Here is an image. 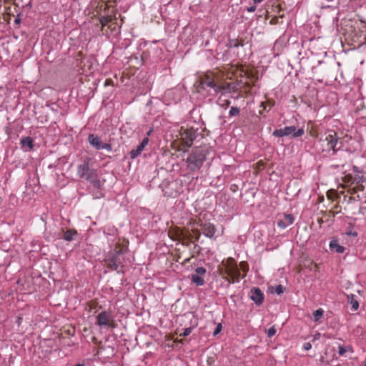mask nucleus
I'll return each instance as SVG.
<instances>
[{"label":"nucleus","mask_w":366,"mask_h":366,"mask_svg":"<svg viewBox=\"0 0 366 366\" xmlns=\"http://www.w3.org/2000/svg\"><path fill=\"white\" fill-rule=\"evenodd\" d=\"M276 332V330L274 327L269 328L268 330H267V336L268 337H272Z\"/></svg>","instance_id":"nucleus-28"},{"label":"nucleus","mask_w":366,"mask_h":366,"mask_svg":"<svg viewBox=\"0 0 366 366\" xmlns=\"http://www.w3.org/2000/svg\"><path fill=\"white\" fill-rule=\"evenodd\" d=\"M355 181L356 182L357 184L362 183L364 181L363 176L355 175Z\"/></svg>","instance_id":"nucleus-29"},{"label":"nucleus","mask_w":366,"mask_h":366,"mask_svg":"<svg viewBox=\"0 0 366 366\" xmlns=\"http://www.w3.org/2000/svg\"><path fill=\"white\" fill-rule=\"evenodd\" d=\"M181 139L184 142V144L188 147H190L192 144L193 141L197 138V130L194 128L190 129H181L180 132Z\"/></svg>","instance_id":"nucleus-6"},{"label":"nucleus","mask_w":366,"mask_h":366,"mask_svg":"<svg viewBox=\"0 0 366 366\" xmlns=\"http://www.w3.org/2000/svg\"><path fill=\"white\" fill-rule=\"evenodd\" d=\"M229 262H231L230 265H227V273L228 275H229L232 278H233L234 280H238L239 277L240 275V272L239 269L237 267V264H233V259H230L228 260Z\"/></svg>","instance_id":"nucleus-8"},{"label":"nucleus","mask_w":366,"mask_h":366,"mask_svg":"<svg viewBox=\"0 0 366 366\" xmlns=\"http://www.w3.org/2000/svg\"><path fill=\"white\" fill-rule=\"evenodd\" d=\"M193 232L194 233V235H190V239H194V240L197 241L200 237V233L197 230H193ZM191 242H194L192 239H191Z\"/></svg>","instance_id":"nucleus-25"},{"label":"nucleus","mask_w":366,"mask_h":366,"mask_svg":"<svg viewBox=\"0 0 366 366\" xmlns=\"http://www.w3.org/2000/svg\"><path fill=\"white\" fill-rule=\"evenodd\" d=\"M311 347H312V345L310 342H307L304 345V349L305 350H309L311 349Z\"/></svg>","instance_id":"nucleus-34"},{"label":"nucleus","mask_w":366,"mask_h":366,"mask_svg":"<svg viewBox=\"0 0 366 366\" xmlns=\"http://www.w3.org/2000/svg\"><path fill=\"white\" fill-rule=\"evenodd\" d=\"M351 350V347H345L343 346L340 345L338 347V353L340 355H343L347 351Z\"/></svg>","instance_id":"nucleus-23"},{"label":"nucleus","mask_w":366,"mask_h":366,"mask_svg":"<svg viewBox=\"0 0 366 366\" xmlns=\"http://www.w3.org/2000/svg\"><path fill=\"white\" fill-rule=\"evenodd\" d=\"M104 1L106 4H108L109 2H114L115 3L117 1V0H104Z\"/></svg>","instance_id":"nucleus-42"},{"label":"nucleus","mask_w":366,"mask_h":366,"mask_svg":"<svg viewBox=\"0 0 366 366\" xmlns=\"http://www.w3.org/2000/svg\"><path fill=\"white\" fill-rule=\"evenodd\" d=\"M114 20H117V18L115 16H112L111 15L107 16H102L100 19V24L102 27H104L107 26L109 22L113 21Z\"/></svg>","instance_id":"nucleus-15"},{"label":"nucleus","mask_w":366,"mask_h":366,"mask_svg":"<svg viewBox=\"0 0 366 366\" xmlns=\"http://www.w3.org/2000/svg\"><path fill=\"white\" fill-rule=\"evenodd\" d=\"M195 273L199 275H204L206 273V269L202 267H199L195 269Z\"/></svg>","instance_id":"nucleus-26"},{"label":"nucleus","mask_w":366,"mask_h":366,"mask_svg":"<svg viewBox=\"0 0 366 366\" xmlns=\"http://www.w3.org/2000/svg\"><path fill=\"white\" fill-rule=\"evenodd\" d=\"M191 280L197 286H200L204 284L203 278L201 277V275L197 274L196 273L192 274Z\"/></svg>","instance_id":"nucleus-17"},{"label":"nucleus","mask_w":366,"mask_h":366,"mask_svg":"<svg viewBox=\"0 0 366 366\" xmlns=\"http://www.w3.org/2000/svg\"><path fill=\"white\" fill-rule=\"evenodd\" d=\"M78 174L80 177L84 178L92 183L94 187L100 188L102 183L98 179L97 170L90 169L88 162L84 161L78 167Z\"/></svg>","instance_id":"nucleus-3"},{"label":"nucleus","mask_w":366,"mask_h":366,"mask_svg":"<svg viewBox=\"0 0 366 366\" xmlns=\"http://www.w3.org/2000/svg\"><path fill=\"white\" fill-rule=\"evenodd\" d=\"M330 247L332 250H335L337 253H343L345 251V247L339 245L337 240H332L330 243Z\"/></svg>","instance_id":"nucleus-14"},{"label":"nucleus","mask_w":366,"mask_h":366,"mask_svg":"<svg viewBox=\"0 0 366 366\" xmlns=\"http://www.w3.org/2000/svg\"><path fill=\"white\" fill-rule=\"evenodd\" d=\"M326 140H327L328 144L330 146V148L334 152H336L337 149H340V147L336 149V147L338 144V137L337 136L336 132L331 131L326 137Z\"/></svg>","instance_id":"nucleus-11"},{"label":"nucleus","mask_w":366,"mask_h":366,"mask_svg":"<svg viewBox=\"0 0 366 366\" xmlns=\"http://www.w3.org/2000/svg\"><path fill=\"white\" fill-rule=\"evenodd\" d=\"M353 169H354L355 172H359V170H358L357 167H355H355H353Z\"/></svg>","instance_id":"nucleus-47"},{"label":"nucleus","mask_w":366,"mask_h":366,"mask_svg":"<svg viewBox=\"0 0 366 366\" xmlns=\"http://www.w3.org/2000/svg\"><path fill=\"white\" fill-rule=\"evenodd\" d=\"M76 234H77V232L76 230L69 229L64 232V239L66 241H71L73 239V237Z\"/></svg>","instance_id":"nucleus-19"},{"label":"nucleus","mask_w":366,"mask_h":366,"mask_svg":"<svg viewBox=\"0 0 366 366\" xmlns=\"http://www.w3.org/2000/svg\"><path fill=\"white\" fill-rule=\"evenodd\" d=\"M14 21H15L16 24H19L20 23V19L19 18H16Z\"/></svg>","instance_id":"nucleus-45"},{"label":"nucleus","mask_w":366,"mask_h":366,"mask_svg":"<svg viewBox=\"0 0 366 366\" xmlns=\"http://www.w3.org/2000/svg\"><path fill=\"white\" fill-rule=\"evenodd\" d=\"M191 332H192L191 327L186 328V329H184L183 333L180 334V336H183V337L188 336L191 333Z\"/></svg>","instance_id":"nucleus-30"},{"label":"nucleus","mask_w":366,"mask_h":366,"mask_svg":"<svg viewBox=\"0 0 366 366\" xmlns=\"http://www.w3.org/2000/svg\"><path fill=\"white\" fill-rule=\"evenodd\" d=\"M88 141L89 144L97 149H104L108 151H111L112 149L110 144L103 143L99 137L93 134L89 135Z\"/></svg>","instance_id":"nucleus-7"},{"label":"nucleus","mask_w":366,"mask_h":366,"mask_svg":"<svg viewBox=\"0 0 366 366\" xmlns=\"http://www.w3.org/2000/svg\"><path fill=\"white\" fill-rule=\"evenodd\" d=\"M250 298L253 300L257 305H259L263 302V294L259 288H254L251 290Z\"/></svg>","instance_id":"nucleus-12"},{"label":"nucleus","mask_w":366,"mask_h":366,"mask_svg":"<svg viewBox=\"0 0 366 366\" xmlns=\"http://www.w3.org/2000/svg\"><path fill=\"white\" fill-rule=\"evenodd\" d=\"M224 102H225V105H226L227 107V106H229V105L230 104V101H229V100H225V101H224Z\"/></svg>","instance_id":"nucleus-43"},{"label":"nucleus","mask_w":366,"mask_h":366,"mask_svg":"<svg viewBox=\"0 0 366 366\" xmlns=\"http://www.w3.org/2000/svg\"><path fill=\"white\" fill-rule=\"evenodd\" d=\"M255 9H256V7L254 6H250V7L247 8V11L249 12H253V11H255Z\"/></svg>","instance_id":"nucleus-36"},{"label":"nucleus","mask_w":366,"mask_h":366,"mask_svg":"<svg viewBox=\"0 0 366 366\" xmlns=\"http://www.w3.org/2000/svg\"><path fill=\"white\" fill-rule=\"evenodd\" d=\"M333 194H334V192H332V191H329V192H327V197H328L329 199H332V198H333V196H332Z\"/></svg>","instance_id":"nucleus-35"},{"label":"nucleus","mask_w":366,"mask_h":366,"mask_svg":"<svg viewBox=\"0 0 366 366\" xmlns=\"http://www.w3.org/2000/svg\"><path fill=\"white\" fill-rule=\"evenodd\" d=\"M284 290H285V287L282 285H279L275 288V292L277 295H281L282 293L284 292Z\"/></svg>","instance_id":"nucleus-27"},{"label":"nucleus","mask_w":366,"mask_h":366,"mask_svg":"<svg viewBox=\"0 0 366 366\" xmlns=\"http://www.w3.org/2000/svg\"><path fill=\"white\" fill-rule=\"evenodd\" d=\"M150 134H151V131H149V132H147V134H148V135H149Z\"/></svg>","instance_id":"nucleus-48"},{"label":"nucleus","mask_w":366,"mask_h":366,"mask_svg":"<svg viewBox=\"0 0 366 366\" xmlns=\"http://www.w3.org/2000/svg\"><path fill=\"white\" fill-rule=\"evenodd\" d=\"M112 81L111 79H107L105 83H104V85L105 86H108V85H110L112 84Z\"/></svg>","instance_id":"nucleus-39"},{"label":"nucleus","mask_w":366,"mask_h":366,"mask_svg":"<svg viewBox=\"0 0 366 366\" xmlns=\"http://www.w3.org/2000/svg\"><path fill=\"white\" fill-rule=\"evenodd\" d=\"M197 92L201 93L202 91L205 90L206 87L212 89L213 93L211 95H217L220 92V87L219 84L215 80L214 76L212 73H207L199 78V80L194 84Z\"/></svg>","instance_id":"nucleus-2"},{"label":"nucleus","mask_w":366,"mask_h":366,"mask_svg":"<svg viewBox=\"0 0 366 366\" xmlns=\"http://www.w3.org/2000/svg\"><path fill=\"white\" fill-rule=\"evenodd\" d=\"M262 0H253V1L257 4V3H260Z\"/></svg>","instance_id":"nucleus-46"},{"label":"nucleus","mask_w":366,"mask_h":366,"mask_svg":"<svg viewBox=\"0 0 366 366\" xmlns=\"http://www.w3.org/2000/svg\"><path fill=\"white\" fill-rule=\"evenodd\" d=\"M357 190H360V191H363L364 190V186L360 184H357Z\"/></svg>","instance_id":"nucleus-37"},{"label":"nucleus","mask_w":366,"mask_h":366,"mask_svg":"<svg viewBox=\"0 0 366 366\" xmlns=\"http://www.w3.org/2000/svg\"><path fill=\"white\" fill-rule=\"evenodd\" d=\"M222 330V325L221 324H218L215 330L213 332V335L215 336L217 335V334H219Z\"/></svg>","instance_id":"nucleus-31"},{"label":"nucleus","mask_w":366,"mask_h":366,"mask_svg":"<svg viewBox=\"0 0 366 366\" xmlns=\"http://www.w3.org/2000/svg\"><path fill=\"white\" fill-rule=\"evenodd\" d=\"M320 362L322 363H325V362H326L327 364L328 363L327 361H325V357L323 356L321 357Z\"/></svg>","instance_id":"nucleus-41"},{"label":"nucleus","mask_w":366,"mask_h":366,"mask_svg":"<svg viewBox=\"0 0 366 366\" xmlns=\"http://www.w3.org/2000/svg\"><path fill=\"white\" fill-rule=\"evenodd\" d=\"M75 366H81V365H76Z\"/></svg>","instance_id":"nucleus-50"},{"label":"nucleus","mask_w":366,"mask_h":366,"mask_svg":"<svg viewBox=\"0 0 366 366\" xmlns=\"http://www.w3.org/2000/svg\"><path fill=\"white\" fill-rule=\"evenodd\" d=\"M320 333L316 334L315 335V337H314V340H318L320 338Z\"/></svg>","instance_id":"nucleus-40"},{"label":"nucleus","mask_w":366,"mask_h":366,"mask_svg":"<svg viewBox=\"0 0 366 366\" xmlns=\"http://www.w3.org/2000/svg\"><path fill=\"white\" fill-rule=\"evenodd\" d=\"M209 152V147H197L187 157V167L191 171H196L200 169L207 154Z\"/></svg>","instance_id":"nucleus-1"},{"label":"nucleus","mask_w":366,"mask_h":366,"mask_svg":"<svg viewBox=\"0 0 366 366\" xmlns=\"http://www.w3.org/2000/svg\"><path fill=\"white\" fill-rule=\"evenodd\" d=\"M324 311L322 309L315 310L313 313L314 320L317 322L323 315Z\"/></svg>","instance_id":"nucleus-22"},{"label":"nucleus","mask_w":366,"mask_h":366,"mask_svg":"<svg viewBox=\"0 0 366 366\" xmlns=\"http://www.w3.org/2000/svg\"><path fill=\"white\" fill-rule=\"evenodd\" d=\"M347 297L350 301V303L352 305V310H354V311L357 310L359 307V303L357 300H355L354 299V295H351L350 296L348 295Z\"/></svg>","instance_id":"nucleus-20"},{"label":"nucleus","mask_w":366,"mask_h":366,"mask_svg":"<svg viewBox=\"0 0 366 366\" xmlns=\"http://www.w3.org/2000/svg\"><path fill=\"white\" fill-rule=\"evenodd\" d=\"M149 139L147 137L144 138L141 144H139L140 147H142L143 149L145 147V146L148 144Z\"/></svg>","instance_id":"nucleus-32"},{"label":"nucleus","mask_w":366,"mask_h":366,"mask_svg":"<svg viewBox=\"0 0 366 366\" xmlns=\"http://www.w3.org/2000/svg\"><path fill=\"white\" fill-rule=\"evenodd\" d=\"M295 127L291 126V127H286L283 129H276L273 132V135L274 137H282L284 136H288L291 134H292V136L294 137H298L302 136L304 134V129H299L297 132H295Z\"/></svg>","instance_id":"nucleus-5"},{"label":"nucleus","mask_w":366,"mask_h":366,"mask_svg":"<svg viewBox=\"0 0 366 366\" xmlns=\"http://www.w3.org/2000/svg\"><path fill=\"white\" fill-rule=\"evenodd\" d=\"M142 150H143V149L142 147H140L139 145H138L136 149H133L130 152L131 158L132 159L136 158L138 155H139L141 154Z\"/></svg>","instance_id":"nucleus-21"},{"label":"nucleus","mask_w":366,"mask_h":366,"mask_svg":"<svg viewBox=\"0 0 366 366\" xmlns=\"http://www.w3.org/2000/svg\"><path fill=\"white\" fill-rule=\"evenodd\" d=\"M240 266H241L242 269L244 271L247 270V267H248V266H247V264L246 262H241V263H240Z\"/></svg>","instance_id":"nucleus-33"},{"label":"nucleus","mask_w":366,"mask_h":366,"mask_svg":"<svg viewBox=\"0 0 366 366\" xmlns=\"http://www.w3.org/2000/svg\"><path fill=\"white\" fill-rule=\"evenodd\" d=\"M364 366H366V360L364 362Z\"/></svg>","instance_id":"nucleus-49"},{"label":"nucleus","mask_w":366,"mask_h":366,"mask_svg":"<svg viewBox=\"0 0 366 366\" xmlns=\"http://www.w3.org/2000/svg\"><path fill=\"white\" fill-rule=\"evenodd\" d=\"M239 113V109L236 107H232L229 110V114L231 116H237Z\"/></svg>","instance_id":"nucleus-24"},{"label":"nucleus","mask_w":366,"mask_h":366,"mask_svg":"<svg viewBox=\"0 0 366 366\" xmlns=\"http://www.w3.org/2000/svg\"><path fill=\"white\" fill-rule=\"evenodd\" d=\"M127 249L119 244H117L114 251L112 252L106 259L108 267L113 270H117L122 266L124 259L123 254Z\"/></svg>","instance_id":"nucleus-4"},{"label":"nucleus","mask_w":366,"mask_h":366,"mask_svg":"<svg viewBox=\"0 0 366 366\" xmlns=\"http://www.w3.org/2000/svg\"><path fill=\"white\" fill-rule=\"evenodd\" d=\"M257 164V167H258V169H260L262 167H263V166H264V164H263V162H259Z\"/></svg>","instance_id":"nucleus-38"},{"label":"nucleus","mask_w":366,"mask_h":366,"mask_svg":"<svg viewBox=\"0 0 366 366\" xmlns=\"http://www.w3.org/2000/svg\"><path fill=\"white\" fill-rule=\"evenodd\" d=\"M202 229L204 235L209 238L214 236L216 231L214 226L210 223L202 224Z\"/></svg>","instance_id":"nucleus-13"},{"label":"nucleus","mask_w":366,"mask_h":366,"mask_svg":"<svg viewBox=\"0 0 366 366\" xmlns=\"http://www.w3.org/2000/svg\"><path fill=\"white\" fill-rule=\"evenodd\" d=\"M294 217L290 214H284L277 221V225L281 228H285L293 223Z\"/></svg>","instance_id":"nucleus-10"},{"label":"nucleus","mask_w":366,"mask_h":366,"mask_svg":"<svg viewBox=\"0 0 366 366\" xmlns=\"http://www.w3.org/2000/svg\"><path fill=\"white\" fill-rule=\"evenodd\" d=\"M21 143L23 147H27L29 149H32L34 147L33 139L31 137L22 139Z\"/></svg>","instance_id":"nucleus-18"},{"label":"nucleus","mask_w":366,"mask_h":366,"mask_svg":"<svg viewBox=\"0 0 366 366\" xmlns=\"http://www.w3.org/2000/svg\"><path fill=\"white\" fill-rule=\"evenodd\" d=\"M219 86L220 87V92L222 94H224L225 92L227 91H234L235 90V86L232 85L229 83H225L223 84H219Z\"/></svg>","instance_id":"nucleus-16"},{"label":"nucleus","mask_w":366,"mask_h":366,"mask_svg":"<svg viewBox=\"0 0 366 366\" xmlns=\"http://www.w3.org/2000/svg\"><path fill=\"white\" fill-rule=\"evenodd\" d=\"M357 188H353V189H352V194H355V193H356V192H357Z\"/></svg>","instance_id":"nucleus-44"},{"label":"nucleus","mask_w":366,"mask_h":366,"mask_svg":"<svg viewBox=\"0 0 366 366\" xmlns=\"http://www.w3.org/2000/svg\"><path fill=\"white\" fill-rule=\"evenodd\" d=\"M97 322L100 326H109L112 322V317L107 312H102L97 317Z\"/></svg>","instance_id":"nucleus-9"}]
</instances>
